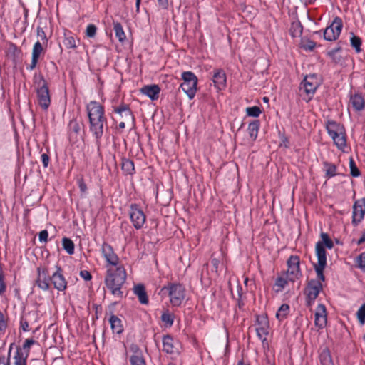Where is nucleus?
Returning a JSON list of instances; mask_svg holds the SVG:
<instances>
[{
  "mask_svg": "<svg viewBox=\"0 0 365 365\" xmlns=\"http://www.w3.org/2000/svg\"><path fill=\"white\" fill-rule=\"evenodd\" d=\"M89 120V128L95 138L96 144L99 149L101 138L103 135L104 126L107 125L104 108L98 102L91 101L86 106Z\"/></svg>",
  "mask_w": 365,
  "mask_h": 365,
  "instance_id": "f257e3e1",
  "label": "nucleus"
},
{
  "mask_svg": "<svg viewBox=\"0 0 365 365\" xmlns=\"http://www.w3.org/2000/svg\"><path fill=\"white\" fill-rule=\"evenodd\" d=\"M126 278V271L123 265L107 269L104 279L106 287L114 297L118 299L123 297V289Z\"/></svg>",
  "mask_w": 365,
  "mask_h": 365,
  "instance_id": "f03ea898",
  "label": "nucleus"
},
{
  "mask_svg": "<svg viewBox=\"0 0 365 365\" xmlns=\"http://www.w3.org/2000/svg\"><path fill=\"white\" fill-rule=\"evenodd\" d=\"M320 236L322 241H319L316 244V254L318 260L317 264H314V268L318 278L324 281V270L327 265V252L324 247L331 249L334 247V242L327 233L322 232Z\"/></svg>",
  "mask_w": 365,
  "mask_h": 365,
  "instance_id": "7ed1b4c3",
  "label": "nucleus"
},
{
  "mask_svg": "<svg viewBox=\"0 0 365 365\" xmlns=\"http://www.w3.org/2000/svg\"><path fill=\"white\" fill-rule=\"evenodd\" d=\"M161 294H168L170 302L174 307L180 306L185 297V289L180 284L170 283L163 287L160 290Z\"/></svg>",
  "mask_w": 365,
  "mask_h": 365,
  "instance_id": "20e7f679",
  "label": "nucleus"
},
{
  "mask_svg": "<svg viewBox=\"0 0 365 365\" xmlns=\"http://www.w3.org/2000/svg\"><path fill=\"white\" fill-rule=\"evenodd\" d=\"M182 79L183 82L180 84V88L190 99H192L197 91V76L191 71H185L182 73Z\"/></svg>",
  "mask_w": 365,
  "mask_h": 365,
  "instance_id": "39448f33",
  "label": "nucleus"
},
{
  "mask_svg": "<svg viewBox=\"0 0 365 365\" xmlns=\"http://www.w3.org/2000/svg\"><path fill=\"white\" fill-rule=\"evenodd\" d=\"M322 280L317 277V279H311L307 282L304 290L307 297V305L312 306L314 300L317 298L319 292L322 290Z\"/></svg>",
  "mask_w": 365,
  "mask_h": 365,
  "instance_id": "423d86ee",
  "label": "nucleus"
},
{
  "mask_svg": "<svg viewBox=\"0 0 365 365\" xmlns=\"http://www.w3.org/2000/svg\"><path fill=\"white\" fill-rule=\"evenodd\" d=\"M36 92L38 104L43 110H47L51 103V98L48 83L43 77L38 83Z\"/></svg>",
  "mask_w": 365,
  "mask_h": 365,
  "instance_id": "0eeeda50",
  "label": "nucleus"
},
{
  "mask_svg": "<svg viewBox=\"0 0 365 365\" xmlns=\"http://www.w3.org/2000/svg\"><path fill=\"white\" fill-rule=\"evenodd\" d=\"M343 27V22L340 17H335L331 24L327 26L324 31L325 40L335 41L339 36Z\"/></svg>",
  "mask_w": 365,
  "mask_h": 365,
  "instance_id": "6e6552de",
  "label": "nucleus"
},
{
  "mask_svg": "<svg viewBox=\"0 0 365 365\" xmlns=\"http://www.w3.org/2000/svg\"><path fill=\"white\" fill-rule=\"evenodd\" d=\"M287 263L288 267L287 272V277L289 281L294 282L302 276L299 268V257L297 255H291Z\"/></svg>",
  "mask_w": 365,
  "mask_h": 365,
  "instance_id": "1a4fd4ad",
  "label": "nucleus"
},
{
  "mask_svg": "<svg viewBox=\"0 0 365 365\" xmlns=\"http://www.w3.org/2000/svg\"><path fill=\"white\" fill-rule=\"evenodd\" d=\"M319 86V83L316 74L309 75L304 78L303 82L301 83L300 90H304L306 94L309 96L307 101L312 99V96Z\"/></svg>",
  "mask_w": 365,
  "mask_h": 365,
  "instance_id": "9d476101",
  "label": "nucleus"
},
{
  "mask_svg": "<svg viewBox=\"0 0 365 365\" xmlns=\"http://www.w3.org/2000/svg\"><path fill=\"white\" fill-rule=\"evenodd\" d=\"M269 322L267 317L258 316L257 317V327L255 329L258 338L263 344L267 343V336L269 334Z\"/></svg>",
  "mask_w": 365,
  "mask_h": 365,
  "instance_id": "9b49d317",
  "label": "nucleus"
},
{
  "mask_svg": "<svg viewBox=\"0 0 365 365\" xmlns=\"http://www.w3.org/2000/svg\"><path fill=\"white\" fill-rule=\"evenodd\" d=\"M130 218L135 229H140L145 222L146 217L143 210L137 205H131Z\"/></svg>",
  "mask_w": 365,
  "mask_h": 365,
  "instance_id": "f8f14e48",
  "label": "nucleus"
},
{
  "mask_svg": "<svg viewBox=\"0 0 365 365\" xmlns=\"http://www.w3.org/2000/svg\"><path fill=\"white\" fill-rule=\"evenodd\" d=\"M36 343L33 339H26L23 344V349L26 351L25 355L23 351L18 348L14 357V365H26V359L29 354L31 346Z\"/></svg>",
  "mask_w": 365,
  "mask_h": 365,
  "instance_id": "ddd939ff",
  "label": "nucleus"
},
{
  "mask_svg": "<svg viewBox=\"0 0 365 365\" xmlns=\"http://www.w3.org/2000/svg\"><path fill=\"white\" fill-rule=\"evenodd\" d=\"M365 215V198L358 200L353 205L352 224L357 225L364 219Z\"/></svg>",
  "mask_w": 365,
  "mask_h": 365,
  "instance_id": "4468645a",
  "label": "nucleus"
},
{
  "mask_svg": "<svg viewBox=\"0 0 365 365\" xmlns=\"http://www.w3.org/2000/svg\"><path fill=\"white\" fill-rule=\"evenodd\" d=\"M101 252L109 264L115 266V267L119 266V258L114 252L111 245L104 242L101 245Z\"/></svg>",
  "mask_w": 365,
  "mask_h": 365,
  "instance_id": "2eb2a0df",
  "label": "nucleus"
},
{
  "mask_svg": "<svg viewBox=\"0 0 365 365\" xmlns=\"http://www.w3.org/2000/svg\"><path fill=\"white\" fill-rule=\"evenodd\" d=\"M38 277L36 279V285L41 289L47 291L50 287L51 277L46 268H37Z\"/></svg>",
  "mask_w": 365,
  "mask_h": 365,
  "instance_id": "dca6fc26",
  "label": "nucleus"
},
{
  "mask_svg": "<svg viewBox=\"0 0 365 365\" xmlns=\"http://www.w3.org/2000/svg\"><path fill=\"white\" fill-rule=\"evenodd\" d=\"M51 281L54 287L58 291H64L67 287V282L60 267H56V271L51 277Z\"/></svg>",
  "mask_w": 365,
  "mask_h": 365,
  "instance_id": "f3484780",
  "label": "nucleus"
},
{
  "mask_svg": "<svg viewBox=\"0 0 365 365\" xmlns=\"http://www.w3.org/2000/svg\"><path fill=\"white\" fill-rule=\"evenodd\" d=\"M315 325L319 328H323L327 323V314L325 306L322 304H319L317 307V312L315 313Z\"/></svg>",
  "mask_w": 365,
  "mask_h": 365,
  "instance_id": "a211bd4d",
  "label": "nucleus"
},
{
  "mask_svg": "<svg viewBox=\"0 0 365 365\" xmlns=\"http://www.w3.org/2000/svg\"><path fill=\"white\" fill-rule=\"evenodd\" d=\"M45 45V43H41L39 41L35 43L33 50H32V59L31 63L29 65V66L27 68L29 70H33L36 68V64L38 63L39 56L41 53L43 51V46Z\"/></svg>",
  "mask_w": 365,
  "mask_h": 365,
  "instance_id": "6ab92c4d",
  "label": "nucleus"
},
{
  "mask_svg": "<svg viewBox=\"0 0 365 365\" xmlns=\"http://www.w3.org/2000/svg\"><path fill=\"white\" fill-rule=\"evenodd\" d=\"M212 81L215 86L218 90H222L226 86V75L223 70L216 69L214 71Z\"/></svg>",
  "mask_w": 365,
  "mask_h": 365,
  "instance_id": "aec40b11",
  "label": "nucleus"
},
{
  "mask_svg": "<svg viewBox=\"0 0 365 365\" xmlns=\"http://www.w3.org/2000/svg\"><path fill=\"white\" fill-rule=\"evenodd\" d=\"M160 88L158 85H148L141 88V93L148 96L151 100H157L159 97Z\"/></svg>",
  "mask_w": 365,
  "mask_h": 365,
  "instance_id": "412c9836",
  "label": "nucleus"
},
{
  "mask_svg": "<svg viewBox=\"0 0 365 365\" xmlns=\"http://www.w3.org/2000/svg\"><path fill=\"white\" fill-rule=\"evenodd\" d=\"M163 351L167 354H177L178 349L175 347L173 338L170 335H165L163 338Z\"/></svg>",
  "mask_w": 365,
  "mask_h": 365,
  "instance_id": "4be33fe9",
  "label": "nucleus"
},
{
  "mask_svg": "<svg viewBox=\"0 0 365 365\" xmlns=\"http://www.w3.org/2000/svg\"><path fill=\"white\" fill-rule=\"evenodd\" d=\"M326 128L328 134L332 136H336L338 133H341V132L344 130V127L334 120H328L326 125Z\"/></svg>",
  "mask_w": 365,
  "mask_h": 365,
  "instance_id": "5701e85b",
  "label": "nucleus"
},
{
  "mask_svg": "<svg viewBox=\"0 0 365 365\" xmlns=\"http://www.w3.org/2000/svg\"><path fill=\"white\" fill-rule=\"evenodd\" d=\"M133 292L138 297L141 304H147L148 303V297L143 284H139L135 285L133 288Z\"/></svg>",
  "mask_w": 365,
  "mask_h": 365,
  "instance_id": "b1692460",
  "label": "nucleus"
},
{
  "mask_svg": "<svg viewBox=\"0 0 365 365\" xmlns=\"http://www.w3.org/2000/svg\"><path fill=\"white\" fill-rule=\"evenodd\" d=\"M334 140V144L340 150L343 152L345 151V148L346 147V138L345 131L341 132V133H338L336 136L331 137Z\"/></svg>",
  "mask_w": 365,
  "mask_h": 365,
  "instance_id": "393cba45",
  "label": "nucleus"
},
{
  "mask_svg": "<svg viewBox=\"0 0 365 365\" xmlns=\"http://www.w3.org/2000/svg\"><path fill=\"white\" fill-rule=\"evenodd\" d=\"M319 361L322 365H335L330 351L327 348H324L319 354Z\"/></svg>",
  "mask_w": 365,
  "mask_h": 365,
  "instance_id": "a878e982",
  "label": "nucleus"
},
{
  "mask_svg": "<svg viewBox=\"0 0 365 365\" xmlns=\"http://www.w3.org/2000/svg\"><path fill=\"white\" fill-rule=\"evenodd\" d=\"M350 103L357 111L361 110L364 108V100L361 95L355 94L351 96Z\"/></svg>",
  "mask_w": 365,
  "mask_h": 365,
  "instance_id": "bb28decb",
  "label": "nucleus"
},
{
  "mask_svg": "<svg viewBox=\"0 0 365 365\" xmlns=\"http://www.w3.org/2000/svg\"><path fill=\"white\" fill-rule=\"evenodd\" d=\"M81 129V123H80L76 119H72L68 124V131L70 138H76L79 134Z\"/></svg>",
  "mask_w": 365,
  "mask_h": 365,
  "instance_id": "cd10ccee",
  "label": "nucleus"
},
{
  "mask_svg": "<svg viewBox=\"0 0 365 365\" xmlns=\"http://www.w3.org/2000/svg\"><path fill=\"white\" fill-rule=\"evenodd\" d=\"M111 329L114 333L120 334L123 331L122 322L121 320L116 316L112 315L109 319Z\"/></svg>",
  "mask_w": 365,
  "mask_h": 365,
  "instance_id": "c85d7f7f",
  "label": "nucleus"
},
{
  "mask_svg": "<svg viewBox=\"0 0 365 365\" xmlns=\"http://www.w3.org/2000/svg\"><path fill=\"white\" fill-rule=\"evenodd\" d=\"M259 128V121L258 120H255L249 124L247 131L252 141H255L256 140L258 135Z\"/></svg>",
  "mask_w": 365,
  "mask_h": 365,
  "instance_id": "c756f323",
  "label": "nucleus"
},
{
  "mask_svg": "<svg viewBox=\"0 0 365 365\" xmlns=\"http://www.w3.org/2000/svg\"><path fill=\"white\" fill-rule=\"evenodd\" d=\"M121 168L125 174L131 175L134 171V163L133 160L122 158L121 160Z\"/></svg>",
  "mask_w": 365,
  "mask_h": 365,
  "instance_id": "7c9ffc66",
  "label": "nucleus"
},
{
  "mask_svg": "<svg viewBox=\"0 0 365 365\" xmlns=\"http://www.w3.org/2000/svg\"><path fill=\"white\" fill-rule=\"evenodd\" d=\"M21 55V50L14 43H10L7 48V56L13 61H16Z\"/></svg>",
  "mask_w": 365,
  "mask_h": 365,
  "instance_id": "2f4dec72",
  "label": "nucleus"
},
{
  "mask_svg": "<svg viewBox=\"0 0 365 365\" xmlns=\"http://www.w3.org/2000/svg\"><path fill=\"white\" fill-rule=\"evenodd\" d=\"M303 26L299 21H294L292 23L289 33L293 38L299 37L302 35Z\"/></svg>",
  "mask_w": 365,
  "mask_h": 365,
  "instance_id": "473e14b6",
  "label": "nucleus"
},
{
  "mask_svg": "<svg viewBox=\"0 0 365 365\" xmlns=\"http://www.w3.org/2000/svg\"><path fill=\"white\" fill-rule=\"evenodd\" d=\"M113 30L115 31V36L118 38L119 41L123 42L125 39L126 36L121 24L114 21Z\"/></svg>",
  "mask_w": 365,
  "mask_h": 365,
  "instance_id": "72a5a7b5",
  "label": "nucleus"
},
{
  "mask_svg": "<svg viewBox=\"0 0 365 365\" xmlns=\"http://www.w3.org/2000/svg\"><path fill=\"white\" fill-rule=\"evenodd\" d=\"M79 43V39H76L73 36H66L63 41L67 48H76Z\"/></svg>",
  "mask_w": 365,
  "mask_h": 365,
  "instance_id": "f704fd0d",
  "label": "nucleus"
},
{
  "mask_svg": "<svg viewBox=\"0 0 365 365\" xmlns=\"http://www.w3.org/2000/svg\"><path fill=\"white\" fill-rule=\"evenodd\" d=\"M131 365H145V359L140 351H135L130 358Z\"/></svg>",
  "mask_w": 365,
  "mask_h": 365,
  "instance_id": "c9c22d12",
  "label": "nucleus"
},
{
  "mask_svg": "<svg viewBox=\"0 0 365 365\" xmlns=\"http://www.w3.org/2000/svg\"><path fill=\"white\" fill-rule=\"evenodd\" d=\"M289 312V306L287 304L281 305L276 313V317L279 320L282 321L284 319Z\"/></svg>",
  "mask_w": 365,
  "mask_h": 365,
  "instance_id": "e433bc0d",
  "label": "nucleus"
},
{
  "mask_svg": "<svg viewBox=\"0 0 365 365\" xmlns=\"http://www.w3.org/2000/svg\"><path fill=\"white\" fill-rule=\"evenodd\" d=\"M114 110L115 113H118L120 114L121 115H123V114L124 116L127 118L133 119V116L132 115L131 110H130L128 105H125V104L121 105L120 106L115 108Z\"/></svg>",
  "mask_w": 365,
  "mask_h": 365,
  "instance_id": "4c0bfd02",
  "label": "nucleus"
},
{
  "mask_svg": "<svg viewBox=\"0 0 365 365\" xmlns=\"http://www.w3.org/2000/svg\"><path fill=\"white\" fill-rule=\"evenodd\" d=\"M62 245L63 248L68 254L72 255L74 253V243L70 238L63 237L62 240Z\"/></svg>",
  "mask_w": 365,
  "mask_h": 365,
  "instance_id": "58836bf2",
  "label": "nucleus"
},
{
  "mask_svg": "<svg viewBox=\"0 0 365 365\" xmlns=\"http://www.w3.org/2000/svg\"><path fill=\"white\" fill-rule=\"evenodd\" d=\"M161 320L167 326L171 327L174 322V315L168 311L164 312L161 316Z\"/></svg>",
  "mask_w": 365,
  "mask_h": 365,
  "instance_id": "ea45409f",
  "label": "nucleus"
},
{
  "mask_svg": "<svg viewBox=\"0 0 365 365\" xmlns=\"http://www.w3.org/2000/svg\"><path fill=\"white\" fill-rule=\"evenodd\" d=\"M316 46L315 42L309 39H302L300 43V47L305 51H312Z\"/></svg>",
  "mask_w": 365,
  "mask_h": 365,
  "instance_id": "a19ab883",
  "label": "nucleus"
},
{
  "mask_svg": "<svg viewBox=\"0 0 365 365\" xmlns=\"http://www.w3.org/2000/svg\"><path fill=\"white\" fill-rule=\"evenodd\" d=\"M349 168L350 173L353 177H359L361 174L360 170L358 169L353 158H349Z\"/></svg>",
  "mask_w": 365,
  "mask_h": 365,
  "instance_id": "79ce46f5",
  "label": "nucleus"
},
{
  "mask_svg": "<svg viewBox=\"0 0 365 365\" xmlns=\"http://www.w3.org/2000/svg\"><path fill=\"white\" fill-rule=\"evenodd\" d=\"M246 113L248 116L258 117L262 113L261 109L258 106H252L246 108Z\"/></svg>",
  "mask_w": 365,
  "mask_h": 365,
  "instance_id": "37998d69",
  "label": "nucleus"
},
{
  "mask_svg": "<svg viewBox=\"0 0 365 365\" xmlns=\"http://www.w3.org/2000/svg\"><path fill=\"white\" fill-rule=\"evenodd\" d=\"M351 45L355 48L356 51L359 53L361 51V40L359 37L354 35L351 38Z\"/></svg>",
  "mask_w": 365,
  "mask_h": 365,
  "instance_id": "c03bdc74",
  "label": "nucleus"
},
{
  "mask_svg": "<svg viewBox=\"0 0 365 365\" xmlns=\"http://www.w3.org/2000/svg\"><path fill=\"white\" fill-rule=\"evenodd\" d=\"M324 166L326 167V174L329 178L336 175V167L334 164L325 163Z\"/></svg>",
  "mask_w": 365,
  "mask_h": 365,
  "instance_id": "a18cd8bd",
  "label": "nucleus"
},
{
  "mask_svg": "<svg viewBox=\"0 0 365 365\" xmlns=\"http://www.w3.org/2000/svg\"><path fill=\"white\" fill-rule=\"evenodd\" d=\"M356 316L360 324H364L365 323V303L358 309Z\"/></svg>",
  "mask_w": 365,
  "mask_h": 365,
  "instance_id": "49530a36",
  "label": "nucleus"
},
{
  "mask_svg": "<svg viewBox=\"0 0 365 365\" xmlns=\"http://www.w3.org/2000/svg\"><path fill=\"white\" fill-rule=\"evenodd\" d=\"M12 346L13 344L10 345L7 356H6L4 354H0V365H10V357Z\"/></svg>",
  "mask_w": 365,
  "mask_h": 365,
  "instance_id": "de8ad7c7",
  "label": "nucleus"
},
{
  "mask_svg": "<svg viewBox=\"0 0 365 365\" xmlns=\"http://www.w3.org/2000/svg\"><path fill=\"white\" fill-rule=\"evenodd\" d=\"M341 50V46H338L336 48L331 49V51H328L327 55L332 59V61L334 63H338L339 61V59L337 58L336 56V54L339 52Z\"/></svg>",
  "mask_w": 365,
  "mask_h": 365,
  "instance_id": "09e8293b",
  "label": "nucleus"
},
{
  "mask_svg": "<svg viewBox=\"0 0 365 365\" xmlns=\"http://www.w3.org/2000/svg\"><path fill=\"white\" fill-rule=\"evenodd\" d=\"M358 267L365 272V252L360 254L356 258Z\"/></svg>",
  "mask_w": 365,
  "mask_h": 365,
  "instance_id": "8fccbe9b",
  "label": "nucleus"
},
{
  "mask_svg": "<svg viewBox=\"0 0 365 365\" xmlns=\"http://www.w3.org/2000/svg\"><path fill=\"white\" fill-rule=\"evenodd\" d=\"M287 284V280H286L283 277H278L275 282V286L278 287V289L276 291L281 292Z\"/></svg>",
  "mask_w": 365,
  "mask_h": 365,
  "instance_id": "3c124183",
  "label": "nucleus"
},
{
  "mask_svg": "<svg viewBox=\"0 0 365 365\" xmlns=\"http://www.w3.org/2000/svg\"><path fill=\"white\" fill-rule=\"evenodd\" d=\"M97 28L94 24H88L87 26L86 34L89 38H93L96 36Z\"/></svg>",
  "mask_w": 365,
  "mask_h": 365,
  "instance_id": "603ef678",
  "label": "nucleus"
},
{
  "mask_svg": "<svg viewBox=\"0 0 365 365\" xmlns=\"http://www.w3.org/2000/svg\"><path fill=\"white\" fill-rule=\"evenodd\" d=\"M37 36L42 41V43H45V46L47 45L48 38L46 37V34L43 28L38 26L37 27Z\"/></svg>",
  "mask_w": 365,
  "mask_h": 365,
  "instance_id": "864d4df0",
  "label": "nucleus"
},
{
  "mask_svg": "<svg viewBox=\"0 0 365 365\" xmlns=\"http://www.w3.org/2000/svg\"><path fill=\"white\" fill-rule=\"evenodd\" d=\"M4 279H5V277H4V272L1 269V267H0V295L2 294L3 293H4V292L6 291V286Z\"/></svg>",
  "mask_w": 365,
  "mask_h": 365,
  "instance_id": "5fc2aeb1",
  "label": "nucleus"
},
{
  "mask_svg": "<svg viewBox=\"0 0 365 365\" xmlns=\"http://www.w3.org/2000/svg\"><path fill=\"white\" fill-rule=\"evenodd\" d=\"M7 328V322L4 314L0 311V331H4Z\"/></svg>",
  "mask_w": 365,
  "mask_h": 365,
  "instance_id": "6e6d98bb",
  "label": "nucleus"
},
{
  "mask_svg": "<svg viewBox=\"0 0 365 365\" xmlns=\"http://www.w3.org/2000/svg\"><path fill=\"white\" fill-rule=\"evenodd\" d=\"M48 232L46 230H43L39 232L38 238L41 242H46L48 241Z\"/></svg>",
  "mask_w": 365,
  "mask_h": 365,
  "instance_id": "4d7b16f0",
  "label": "nucleus"
},
{
  "mask_svg": "<svg viewBox=\"0 0 365 365\" xmlns=\"http://www.w3.org/2000/svg\"><path fill=\"white\" fill-rule=\"evenodd\" d=\"M80 276L86 281H89L92 279L91 274L87 270H81L80 272Z\"/></svg>",
  "mask_w": 365,
  "mask_h": 365,
  "instance_id": "13d9d810",
  "label": "nucleus"
},
{
  "mask_svg": "<svg viewBox=\"0 0 365 365\" xmlns=\"http://www.w3.org/2000/svg\"><path fill=\"white\" fill-rule=\"evenodd\" d=\"M41 161L43 163V167L47 168L49 163V156L46 153H43L41 156Z\"/></svg>",
  "mask_w": 365,
  "mask_h": 365,
  "instance_id": "bf43d9fd",
  "label": "nucleus"
},
{
  "mask_svg": "<svg viewBox=\"0 0 365 365\" xmlns=\"http://www.w3.org/2000/svg\"><path fill=\"white\" fill-rule=\"evenodd\" d=\"M20 324H21V327L23 329V331H29V322L24 317H21Z\"/></svg>",
  "mask_w": 365,
  "mask_h": 365,
  "instance_id": "052dcab7",
  "label": "nucleus"
},
{
  "mask_svg": "<svg viewBox=\"0 0 365 365\" xmlns=\"http://www.w3.org/2000/svg\"><path fill=\"white\" fill-rule=\"evenodd\" d=\"M242 291V287L238 285L237 286V292H238L237 301H238V307L240 309H241L244 305V303L241 300Z\"/></svg>",
  "mask_w": 365,
  "mask_h": 365,
  "instance_id": "680f3d73",
  "label": "nucleus"
},
{
  "mask_svg": "<svg viewBox=\"0 0 365 365\" xmlns=\"http://www.w3.org/2000/svg\"><path fill=\"white\" fill-rule=\"evenodd\" d=\"M79 189L81 192H86L87 190V186L83 179H80L78 181Z\"/></svg>",
  "mask_w": 365,
  "mask_h": 365,
  "instance_id": "e2e57ef3",
  "label": "nucleus"
},
{
  "mask_svg": "<svg viewBox=\"0 0 365 365\" xmlns=\"http://www.w3.org/2000/svg\"><path fill=\"white\" fill-rule=\"evenodd\" d=\"M159 6L163 9H166L168 7V0H158Z\"/></svg>",
  "mask_w": 365,
  "mask_h": 365,
  "instance_id": "0e129e2a",
  "label": "nucleus"
},
{
  "mask_svg": "<svg viewBox=\"0 0 365 365\" xmlns=\"http://www.w3.org/2000/svg\"><path fill=\"white\" fill-rule=\"evenodd\" d=\"M365 242V232H364L362 234V235L361 236V237L359 239L358 242H357V244L358 245H361L362 243Z\"/></svg>",
  "mask_w": 365,
  "mask_h": 365,
  "instance_id": "69168bd1",
  "label": "nucleus"
},
{
  "mask_svg": "<svg viewBox=\"0 0 365 365\" xmlns=\"http://www.w3.org/2000/svg\"><path fill=\"white\" fill-rule=\"evenodd\" d=\"M304 4H311L314 3L316 0H300Z\"/></svg>",
  "mask_w": 365,
  "mask_h": 365,
  "instance_id": "338daca9",
  "label": "nucleus"
},
{
  "mask_svg": "<svg viewBox=\"0 0 365 365\" xmlns=\"http://www.w3.org/2000/svg\"><path fill=\"white\" fill-rule=\"evenodd\" d=\"M237 365H250L248 364H245L243 360H240L238 361Z\"/></svg>",
  "mask_w": 365,
  "mask_h": 365,
  "instance_id": "774afa93",
  "label": "nucleus"
}]
</instances>
